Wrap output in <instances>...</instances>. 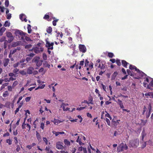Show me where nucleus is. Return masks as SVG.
<instances>
[{"label":"nucleus","instance_id":"f257e3e1","mask_svg":"<svg viewBox=\"0 0 153 153\" xmlns=\"http://www.w3.org/2000/svg\"><path fill=\"white\" fill-rule=\"evenodd\" d=\"M39 56H36L34 57L32 60V62L36 63V65L37 67L40 66L42 64L43 61L40 60Z\"/></svg>","mask_w":153,"mask_h":153},{"label":"nucleus","instance_id":"f03ea898","mask_svg":"<svg viewBox=\"0 0 153 153\" xmlns=\"http://www.w3.org/2000/svg\"><path fill=\"white\" fill-rule=\"evenodd\" d=\"M139 140L137 139H134L129 141V146L136 148L139 145Z\"/></svg>","mask_w":153,"mask_h":153},{"label":"nucleus","instance_id":"7ed1b4c3","mask_svg":"<svg viewBox=\"0 0 153 153\" xmlns=\"http://www.w3.org/2000/svg\"><path fill=\"white\" fill-rule=\"evenodd\" d=\"M41 43H38L35 47L33 48V49L35 53H38L43 51V48L41 46Z\"/></svg>","mask_w":153,"mask_h":153},{"label":"nucleus","instance_id":"20e7f679","mask_svg":"<svg viewBox=\"0 0 153 153\" xmlns=\"http://www.w3.org/2000/svg\"><path fill=\"white\" fill-rule=\"evenodd\" d=\"M6 36L8 38V42L9 43L12 42L14 39V37L12 34L10 32L6 33Z\"/></svg>","mask_w":153,"mask_h":153},{"label":"nucleus","instance_id":"39448f33","mask_svg":"<svg viewBox=\"0 0 153 153\" xmlns=\"http://www.w3.org/2000/svg\"><path fill=\"white\" fill-rule=\"evenodd\" d=\"M46 46L48 48V50L51 49L52 50L53 49V46L54 45L53 42L51 43L47 40H46Z\"/></svg>","mask_w":153,"mask_h":153},{"label":"nucleus","instance_id":"423d86ee","mask_svg":"<svg viewBox=\"0 0 153 153\" xmlns=\"http://www.w3.org/2000/svg\"><path fill=\"white\" fill-rule=\"evenodd\" d=\"M15 33L16 36H18L19 38H20L21 36H23L24 34H27L26 33H24L22 31L19 30H16Z\"/></svg>","mask_w":153,"mask_h":153},{"label":"nucleus","instance_id":"0eeeda50","mask_svg":"<svg viewBox=\"0 0 153 153\" xmlns=\"http://www.w3.org/2000/svg\"><path fill=\"white\" fill-rule=\"evenodd\" d=\"M121 149L120 150L123 151L124 150H126L128 148V146L126 144H124L123 143H121L120 146H118V149Z\"/></svg>","mask_w":153,"mask_h":153},{"label":"nucleus","instance_id":"6e6552de","mask_svg":"<svg viewBox=\"0 0 153 153\" xmlns=\"http://www.w3.org/2000/svg\"><path fill=\"white\" fill-rule=\"evenodd\" d=\"M63 143L60 142H58L56 143V148L58 149H62L64 147L63 146Z\"/></svg>","mask_w":153,"mask_h":153},{"label":"nucleus","instance_id":"1a4fd4ad","mask_svg":"<svg viewBox=\"0 0 153 153\" xmlns=\"http://www.w3.org/2000/svg\"><path fill=\"white\" fill-rule=\"evenodd\" d=\"M79 49L80 51L85 53L86 51V49L84 45H80L79 46Z\"/></svg>","mask_w":153,"mask_h":153},{"label":"nucleus","instance_id":"9d476101","mask_svg":"<svg viewBox=\"0 0 153 153\" xmlns=\"http://www.w3.org/2000/svg\"><path fill=\"white\" fill-rule=\"evenodd\" d=\"M129 68V69L131 70H133L134 69H135V71H136L137 72H139L140 73L141 72L142 74H144V73L142 71H140L139 69H137L135 66L130 65Z\"/></svg>","mask_w":153,"mask_h":153},{"label":"nucleus","instance_id":"9b49d317","mask_svg":"<svg viewBox=\"0 0 153 153\" xmlns=\"http://www.w3.org/2000/svg\"><path fill=\"white\" fill-rule=\"evenodd\" d=\"M10 60L8 58L4 59L3 61L2 64L4 67H6L9 62Z\"/></svg>","mask_w":153,"mask_h":153},{"label":"nucleus","instance_id":"f8f14e48","mask_svg":"<svg viewBox=\"0 0 153 153\" xmlns=\"http://www.w3.org/2000/svg\"><path fill=\"white\" fill-rule=\"evenodd\" d=\"M20 19L22 21H24L25 22H27V21L26 19V16L24 14H22L20 15Z\"/></svg>","mask_w":153,"mask_h":153},{"label":"nucleus","instance_id":"ddd939ff","mask_svg":"<svg viewBox=\"0 0 153 153\" xmlns=\"http://www.w3.org/2000/svg\"><path fill=\"white\" fill-rule=\"evenodd\" d=\"M34 70V68L31 67H29L27 70V73L29 74H31L33 73V71Z\"/></svg>","mask_w":153,"mask_h":153},{"label":"nucleus","instance_id":"4468645a","mask_svg":"<svg viewBox=\"0 0 153 153\" xmlns=\"http://www.w3.org/2000/svg\"><path fill=\"white\" fill-rule=\"evenodd\" d=\"M120 121V120H117L115 121L113 119L112 121V124L114 125V126H116L119 124V122Z\"/></svg>","mask_w":153,"mask_h":153},{"label":"nucleus","instance_id":"2eb2a0df","mask_svg":"<svg viewBox=\"0 0 153 153\" xmlns=\"http://www.w3.org/2000/svg\"><path fill=\"white\" fill-rule=\"evenodd\" d=\"M93 98L91 97L90 98H89L88 101H87L85 100L84 101V102L87 103L88 104H93Z\"/></svg>","mask_w":153,"mask_h":153},{"label":"nucleus","instance_id":"dca6fc26","mask_svg":"<svg viewBox=\"0 0 153 153\" xmlns=\"http://www.w3.org/2000/svg\"><path fill=\"white\" fill-rule=\"evenodd\" d=\"M122 65L125 67L127 68V66L128 64V63L126 61L124 60H122Z\"/></svg>","mask_w":153,"mask_h":153},{"label":"nucleus","instance_id":"f3484780","mask_svg":"<svg viewBox=\"0 0 153 153\" xmlns=\"http://www.w3.org/2000/svg\"><path fill=\"white\" fill-rule=\"evenodd\" d=\"M118 104H119L120 108H124V107L122 102V101L119 99H118Z\"/></svg>","mask_w":153,"mask_h":153},{"label":"nucleus","instance_id":"a211bd4d","mask_svg":"<svg viewBox=\"0 0 153 153\" xmlns=\"http://www.w3.org/2000/svg\"><path fill=\"white\" fill-rule=\"evenodd\" d=\"M6 28L3 27L0 29V36H1L3 35V33L5 31Z\"/></svg>","mask_w":153,"mask_h":153},{"label":"nucleus","instance_id":"6ab92c4d","mask_svg":"<svg viewBox=\"0 0 153 153\" xmlns=\"http://www.w3.org/2000/svg\"><path fill=\"white\" fill-rule=\"evenodd\" d=\"M62 122V121H60L59 120L55 119H54V120L53 121V122L54 124L56 125L58 124L59 123H60Z\"/></svg>","mask_w":153,"mask_h":153},{"label":"nucleus","instance_id":"aec40b11","mask_svg":"<svg viewBox=\"0 0 153 153\" xmlns=\"http://www.w3.org/2000/svg\"><path fill=\"white\" fill-rule=\"evenodd\" d=\"M117 74L118 73L117 72H114L111 76V79L112 80L114 79L115 78L116 76L117 75Z\"/></svg>","mask_w":153,"mask_h":153},{"label":"nucleus","instance_id":"412c9836","mask_svg":"<svg viewBox=\"0 0 153 153\" xmlns=\"http://www.w3.org/2000/svg\"><path fill=\"white\" fill-rule=\"evenodd\" d=\"M6 38L5 36H3L1 38H0V42H1L5 41L4 44H5L6 42H7V41L5 40Z\"/></svg>","mask_w":153,"mask_h":153},{"label":"nucleus","instance_id":"4be33fe9","mask_svg":"<svg viewBox=\"0 0 153 153\" xmlns=\"http://www.w3.org/2000/svg\"><path fill=\"white\" fill-rule=\"evenodd\" d=\"M20 63L19 62H18L14 64L13 65V66L14 68H16L18 67V66H20Z\"/></svg>","mask_w":153,"mask_h":153},{"label":"nucleus","instance_id":"5701e85b","mask_svg":"<svg viewBox=\"0 0 153 153\" xmlns=\"http://www.w3.org/2000/svg\"><path fill=\"white\" fill-rule=\"evenodd\" d=\"M43 65L45 67H48L50 68V65L47 61H45L43 63Z\"/></svg>","mask_w":153,"mask_h":153},{"label":"nucleus","instance_id":"b1692460","mask_svg":"<svg viewBox=\"0 0 153 153\" xmlns=\"http://www.w3.org/2000/svg\"><path fill=\"white\" fill-rule=\"evenodd\" d=\"M64 143L65 144L68 146H69L70 145V143L67 139H65L64 140Z\"/></svg>","mask_w":153,"mask_h":153},{"label":"nucleus","instance_id":"393cba45","mask_svg":"<svg viewBox=\"0 0 153 153\" xmlns=\"http://www.w3.org/2000/svg\"><path fill=\"white\" fill-rule=\"evenodd\" d=\"M27 29H28V33H31V26L30 25H27Z\"/></svg>","mask_w":153,"mask_h":153},{"label":"nucleus","instance_id":"a878e982","mask_svg":"<svg viewBox=\"0 0 153 153\" xmlns=\"http://www.w3.org/2000/svg\"><path fill=\"white\" fill-rule=\"evenodd\" d=\"M141 134L142 135V140H143L144 137L146 135V134L145 132V131L144 130H143V131H142Z\"/></svg>","mask_w":153,"mask_h":153},{"label":"nucleus","instance_id":"bb28decb","mask_svg":"<svg viewBox=\"0 0 153 153\" xmlns=\"http://www.w3.org/2000/svg\"><path fill=\"white\" fill-rule=\"evenodd\" d=\"M10 23L7 21H6L4 25V26L5 27H9L10 26Z\"/></svg>","mask_w":153,"mask_h":153},{"label":"nucleus","instance_id":"cd10ccee","mask_svg":"<svg viewBox=\"0 0 153 153\" xmlns=\"http://www.w3.org/2000/svg\"><path fill=\"white\" fill-rule=\"evenodd\" d=\"M46 31L48 33H50L52 31V28L50 27H49L47 29Z\"/></svg>","mask_w":153,"mask_h":153},{"label":"nucleus","instance_id":"c85d7f7f","mask_svg":"<svg viewBox=\"0 0 153 153\" xmlns=\"http://www.w3.org/2000/svg\"><path fill=\"white\" fill-rule=\"evenodd\" d=\"M126 71L128 75H130L131 76H134V75L131 72V71H130L129 70L127 69Z\"/></svg>","mask_w":153,"mask_h":153},{"label":"nucleus","instance_id":"c756f323","mask_svg":"<svg viewBox=\"0 0 153 153\" xmlns=\"http://www.w3.org/2000/svg\"><path fill=\"white\" fill-rule=\"evenodd\" d=\"M19 70L17 68H15L13 70V72L16 75L17 74L18 72L19 71Z\"/></svg>","mask_w":153,"mask_h":153},{"label":"nucleus","instance_id":"7c9ffc66","mask_svg":"<svg viewBox=\"0 0 153 153\" xmlns=\"http://www.w3.org/2000/svg\"><path fill=\"white\" fill-rule=\"evenodd\" d=\"M8 75L9 76H10V77H12L13 76H14L15 77H16V75L13 72V73H9Z\"/></svg>","mask_w":153,"mask_h":153},{"label":"nucleus","instance_id":"2f4dec72","mask_svg":"<svg viewBox=\"0 0 153 153\" xmlns=\"http://www.w3.org/2000/svg\"><path fill=\"white\" fill-rule=\"evenodd\" d=\"M9 93L7 91H5L3 94V96L4 97H6L7 96L9 95Z\"/></svg>","mask_w":153,"mask_h":153},{"label":"nucleus","instance_id":"473e14b6","mask_svg":"<svg viewBox=\"0 0 153 153\" xmlns=\"http://www.w3.org/2000/svg\"><path fill=\"white\" fill-rule=\"evenodd\" d=\"M26 65V63H21L20 64V67L21 68H23V67H25Z\"/></svg>","mask_w":153,"mask_h":153},{"label":"nucleus","instance_id":"72a5a7b5","mask_svg":"<svg viewBox=\"0 0 153 153\" xmlns=\"http://www.w3.org/2000/svg\"><path fill=\"white\" fill-rule=\"evenodd\" d=\"M6 17L7 19H10L11 17V14L9 13L6 14Z\"/></svg>","mask_w":153,"mask_h":153},{"label":"nucleus","instance_id":"f704fd0d","mask_svg":"<svg viewBox=\"0 0 153 153\" xmlns=\"http://www.w3.org/2000/svg\"><path fill=\"white\" fill-rule=\"evenodd\" d=\"M18 84V82L17 81H15L13 83L12 85V87L14 88L16 85Z\"/></svg>","mask_w":153,"mask_h":153},{"label":"nucleus","instance_id":"c9c22d12","mask_svg":"<svg viewBox=\"0 0 153 153\" xmlns=\"http://www.w3.org/2000/svg\"><path fill=\"white\" fill-rule=\"evenodd\" d=\"M32 45L31 44H29L25 46V48L26 49H29L31 48Z\"/></svg>","mask_w":153,"mask_h":153},{"label":"nucleus","instance_id":"e433bc0d","mask_svg":"<svg viewBox=\"0 0 153 153\" xmlns=\"http://www.w3.org/2000/svg\"><path fill=\"white\" fill-rule=\"evenodd\" d=\"M105 112L107 113V114H106L105 115V117L109 118L111 120V117L110 114L108 113H107V112L106 111H105Z\"/></svg>","mask_w":153,"mask_h":153},{"label":"nucleus","instance_id":"4c0bfd02","mask_svg":"<svg viewBox=\"0 0 153 153\" xmlns=\"http://www.w3.org/2000/svg\"><path fill=\"white\" fill-rule=\"evenodd\" d=\"M150 114H151V112H148L147 111L146 112V118H148L149 117Z\"/></svg>","mask_w":153,"mask_h":153},{"label":"nucleus","instance_id":"58836bf2","mask_svg":"<svg viewBox=\"0 0 153 153\" xmlns=\"http://www.w3.org/2000/svg\"><path fill=\"white\" fill-rule=\"evenodd\" d=\"M114 54L111 53H109L108 54V56L110 58H112L114 56Z\"/></svg>","mask_w":153,"mask_h":153},{"label":"nucleus","instance_id":"ea45409f","mask_svg":"<svg viewBox=\"0 0 153 153\" xmlns=\"http://www.w3.org/2000/svg\"><path fill=\"white\" fill-rule=\"evenodd\" d=\"M150 86H153V79H152V80L151 81L150 85H148V88H150L149 87Z\"/></svg>","mask_w":153,"mask_h":153},{"label":"nucleus","instance_id":"a19ab883","mask_svg":"<svg viewBox=\"0 0 153 153\" xmlns=\"http://www.w3.org/2000/svg\"><path fill=\"white\" fill-rule=\"evenodd\" d=\"M116 62L117 65L118 66H120L121 65L120 60L117 59L116 61Z\"/></svg>","mask_w":153,"mask_h":153},{"label":"nucleus","instance_id":"79ce46f5","mask_svg":"<svg viewBox=\"0 0 153 153\" xmlns=\"http://www.w3.org/2000/svg\"><path fill=\"white\" fill-rule=\"evenodd\" d=\"M68 105L67 103H62L61 104V105H60L61 107H63V106H64L65 107V106H66L67 105Z\"/></svg>","mask_w":153,"mask_h":153},{"label":"nucleus","instance_id":"37998d69","mask_svg":"<svg viewBox=\"0 0 153 153\" xmlns=\"http://www.w3.org/2000/svg\"><path fill=\"white\" fill-rule=\"evenodd\" d=\"M106 121L108 125V126H110V120L107 118H106Z\"/></svg>","mask_w":153,"mask_h":153},{"label":"nucleus","instance_id":"c03bdc74","mask_svg":"<svg viewBox=\"0 0 153 153\" xmlns=\"http://www.w3.org/2000/svg\"><path fill=\"white\" fill-rule=\"evenodd\" d=\"M105 67V66L103 64H102V66H101L100 64H99L98 66V68H100L101 69H104Z\"/></svg>","mask_w":153,"mask_h":153},{"label":"nucleus","instance_id":"a18cd8bd","mask_svg":"<svg viewBox=\"0 0 153 153\" xmlns=\"http://www.w3.org/2000/svg\"><path fill=\"white\" fill-rule=\"evenodd\" d=\"M16 51H17L15 49L14 50H13L12 51L11 50L10 51V53H12L13 54L15 53H16Z\"/></svg>","mask_w":153,"mask_h":153},{"label":"nucleus","instance_id":"49530a36","mask_svg":"<svg viewBox=\"0 0 153 153\" xmlns=\"http://www.w3.org/2000/svg\"><path fill=\"white\" fill-rule=\"evenodd\" d=\"M5 4L6 7H8L9 4V1L8 0H6L5 2Z\"/></svg>","mask_w":153,"mask_h":153},{"label":"nucleus","instance_id":"de8ad7c7","mask_svg":"<svg viewBox=\"0 0 153 153\" xmlns=\"http://www.w3.org/2000/svg\"><path fill=\"white\" fill-rule=\"evenodd\" d=\"M43 140L44 142H45V144L46 145L48 144V140L46 138V137H43Z\"/></svg>","mask_w":153,"mask_h":153},{"label":"nucleus","instance_id":"09e8293b","mask_svg":"<svg viewBox=\"0 0 153 153\" xmlns=\"http://www.w3.org/2000/svg\"><path fill=\"white\" fill-rule=\"evenodd\" d=\"M26 34H24L23 36H21L20 38H19L20 40H24V37H25Z\"/></svg>","mask_w":153,"mask_h":153},{"label":"nucleus","instance_id":"8fccbe9b","mask_svg":"<svg viewBox=\"0 0 153 153\" xmlns=\"http://www.w3.org/2000/svg\"><path fill=\"white\" fill-rule=\"evenodd\" d=\"M43 59L44 60H46L47 59V55L45 53H43Z\"/></svg>","mask_w":153,"mask_h":153},{"label":"nucleus","instance_id":"3c124183","mask_svg":"<svg viewBox=\"0 0 153 153\" xmlns=\"http://www.w3.org/2000/svg\"><path fill=\"white\" fill-rule=\"evenodd\" d=\"M6 142L7 143H8L9 145H11L12 144V141L10 139H7Z\"/></svg>","mask_w":153,"mask_h":153},{"label":"nucleus","instance_id":"603ef678","mask_svg":"<svg viewBox=\"0 0 153 153\" xmlns=\"http://www.w3.org/2000/svg\"><path fill=\"white\" fill-rule=\"evenodd\" d=\"M53 134H55L56 136H57L59 134V132H56V131H53Z\"/></svg>","mask_w":153,"mask_h":153},{"label":"nucleus","instance_id":"864d4df0","mask_svg":"<svg viewBox=\"0 0 153 153\" xmlns=\"http://www.w3.org/2000/svg\"><path fill=\"white\" fill-rule=\"evenodd\" d=\"M25 39L27 41H31V40L30 39L29 37L26 36H25Z\"/></svg>","mask_w":153,"mask_h":153},{"label":"nucleus","instance_id":"5fc2aeb1","mask_svg":"<svg viewBox=\"0 0 153 153\" xmlns=\"http://www.w3.org/2000/svg\"><path fill=\"white\" fill-rule=\"evenodd\" d=\"M141 123L144 125L147 122V120H141Z\"/></svg>","mask_w":153,"mask_h":153},{"label":"nucleus","instance_id":"6e6d98bb","mask_svg":"<svg viewBox=\"0 0 153 153\" xmlns=\"http://www.w3.org/2000/svg\"><path fill=\"white\" fill-rule=\"evenodd\" d=\"M85 108V107H81L80 108H77L76 110H77L80 111Z\"/></svg>","mask_w":153,"mask_h":153},{"label":"nucleus","instance_id":"4d7b16f0","mask_svg":"<svg viewBox=\"0 0 153 153\" xmlns=\"http://www.w3.org/2000/svg\"><path fill=\"white\" fill-rule=\"evenodd\" d=\"M35 55V54L33 53H30V54L27 55V56H29L30 57H31L32 58V57H33Z\"/></svg>","mask_w":153,"mask_h":153},{"label":"nucleus","instance_id":"13d9d810","mask_svg":"<svg viewBox=\"0 0 153 153\" xmlns=\"http://www.w3.org/2000/svg\"><path fill=\"white\" fill-rule=\"evenodd\" d=\"M63 109L64 111H69V109H70L69 108H65V107L64 106H63Z\"/></svg>","mask_w":153,"mask_h":153},{"label":"nucleus","instance_id":"bf43d9fd","mask_svg":"<svg viewBox=\"0 0 153 153\" xmlns=\"http://www.w3.org/2000/svg\"><path fill=\"white\" fill-rule=\"evenodd\" d=\"M31 97H28L26 98L25 101L26 102H28L30 101L31 99Z\"/></svg>","mask_w":153,"mask_h":153},{"label":"nucleus","instance_id":"052dcab7","mask_svg":"<svg viewBox=\"0 0 153 153\" xmlns=\"http://www.w3.org/2000/svg\"><path fill=\"white\" fill-rule=\"evenodd\" d=\"M8 90L10 91H11L12 90V87L11 86H8L7 87Z\"/></svg>","mask_w":153,"mask_h":153},{"label":"nucleus","instance_id":"680f3d73","mask_svg":"<svg viewBox=\"0 0 153 153\" xmlns=\"http://www.w3.org/2000/svg\"><path fill=\"white\" fill-rule=\"evenodd\" d=\"M147 109V108L145 106H144V107L143 108V113H142V114H144L145 112L146 111Z\"/></svg>","mask_w":153,"mask_h":153},{"label":"nucleus","instance_id":"e2e57ef3","mask_svg":"<svg viewBox=\"0 0 153 153\" xmlns=\"http://www.w3.org/2000/svg\"><path fill=\"white\" fill-rule=\"evenodd\" d=\"M19 73L22 75H25L26 74V73L24 71H20L19 72Z\"/></svg>","mask_w":153,"mask_h":153},{"label":"nucleus","instance_id":"0e129e2a","mask_svg":"<svg viewBox=\"0 0 153 153\" xmlns=\"http://www.w3.org/2000/svg\"><path fill=\"white\" fill-rule=\"evenodd\" d=\"M40 127L42 128V129H44V124L43 123H41Z\"/></svg>","mask_w":153,"mask_h":153},{"label":"nucleus","instance_id":"69168bd1","mask_svg":"<svg viewBox=\"0 0 153 153\" xmlns=\"http://www.w3.org/2000/svg\"><path fill=\"white\" fill-rule=\"evenodd\" d=\"M26 125V124L25 123V121L24 122L22 123V129H25V126Z\"/></svg>","mask_w":153,"mask_h":153},{"label":"nucleus","instance_id":"338daca9","mask_svg":"<svg viewBox=\"0 0 153 153\" xmlns=\"http://www.w3.org/2000/svg\"><path fill=\"white\" fill-rule=\"evenodd\" d=\"M18 45V43L17 42H14L13 44V47H16Z\"/></svg>","mask_w":153,"mask_h":153},{"label":"nucleus","instance_id":"774afa93","mask_svg":"<svg viewBox=\"0 0 153 153\" xmlns=\"http://www.w3.org/2000/svg\"><path fill=\"white\" fill-rule=\"evenodd\" d=\"M49 18V16L48 15H46L44 17V19H48Z\"/></svg>","mask_w":153,"mask_h":153}]
</instances>
